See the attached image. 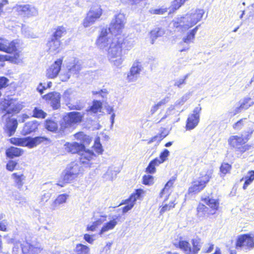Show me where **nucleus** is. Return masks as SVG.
<instances>
[{
  "label": "nucleus",
  "mask_w": 254,
  "mask_h": 254,
  "mask_svg": "<svg viewBox=\"0 0 254 254\" xmlns=\"http://www.w3.org/2000/svg\"><path fill=\"white\" fill-rule=\"evenodd\" d=\"M204 13L203 9H192L184 16L178 18L174 22L176 28H179L182 31L188 30L200 21Z\"/></svg>",
  "instance_id": "obj_1"
},
{
  "label": "nucleus",
  "mask_w": 254,
  "mask_h": 254,
  "mask_svg": "<svg viewBox=\"0 0 254 254\" xmlns=\"http://www.w3.org/2000/svg\"><path fill=\"white\" fill-rule=\"evenodd\" d=\"M107 51L110 63L117 67L121 66L124 61V52L118 38L114 39V41L112 42Z\"/></svg>",
  "instance_id": "obj_2"
},
{
  "label": "nucleus",
  "mask_w": 254,
  "mask_h": 254,
  "mask_svg": "<svg viewBox=\"0 0 254 254\" xmlns=\"http://www.w3.org/2000/svg\"><path fill=\"white\" fill-rule=\"evenodd\" d=\"M105 1L106 0H95L96 3L92 5L83 20L82 24L85 28L91 26L100 18L103 14L101 4Z\"/></svg>",
  "instance_id": "obj_3"
},
{
  "label": "nucleus",
  "mask_w": 254,
  "mask_h": 254,
  "mask_svg": "<svg viewBox=\"0 0 254 254\" xmlns=\"http://www.w3.org/2000/svg\"><path fill=\"white\" fill-rule=\"evenodd\" d=\"M23 107V102L15 99H4L0 103V115L18 113Z\"/></svg>",
  "instance_id": "obj_4"
},
{
  "label": "nucleus",
  "mask_w": 254,
  "mask_h": 254,
  "mask_svg": "<svg viewBox=\"0 0 254 254\" xmlns=\"http://www.w3.org/2000/svg\"><path fill=\"white\" fill-rule=\"evenodd\" d=\"M113 35L108 31L107 28H102L96 41V44L98 48L107 51L112 42L114 41V39L117 38L116 36H113Z\"/></svg>",
  "instance_id": "obj_5"
},
{
  "label": "nucleus",
  "mask_w": 254,
  "mask_h": 254,
  "mask_svg": "<svg viewBox=\"0 0 254 254\" xmlns=\"http://www.w3.org/2000/svg\"><path fill=\"white\" fill-rule=\"evenodd\" d=\"M125 23V15L122 13H119L115 15L111 20L108 29V31L115 36L119 35L122 33Z\"/></svg>",
  "instance_id": "obj_6"
},
{
  "label": "nucleus",
  "mask_w": 254,
  "mask_h": 254,
  "mask_svg": "<svg viewBox=\"0 0 254 254\" xmlns=\"http://www.w3.org/2000/svg\"><path fill=\"white\" fill-rule=\"evenodd\" d=\"M48 140V138L44 136H37L34 138L27 137L25 138H12L11 139L12 143L32 148L41 143Z\"/></svg>",
  "instance_id": "obj_7"
},
{
  "label": "nucleus",
  "mask_w": 254,
  "mask_h": 254,
  "mask_svg": "<svg viewBox=\"0 0 254 254\" xmlns=\"http://www.w3.org/2000/svg\"><path fill=\"white\" fill-rule=\"evenodd\" d=\"M84 115V114L81 112H71L69 113L61 123V129L64 130L66 128L70 127L72 124L80 123Z\"/></svg>",
  "instance_id": "obj_8"
},
{
  "label": "nucleus",
  "mask_w": 254,
  "mask_h": 254,
  "mask_svg": "<svg viewBox=\"0 0 254 254\" xmlns=\"http://www.w3.org/2000/svg\"><path fill=\"white\" fill-rule=\"evenodd\" d=\"M68 72L65 74L61 76V80L67 81L72 74H77L82 68V62L76 59H74L67 65Z\"/></svg>",
  "instance_id": "obj_9"
},
{
  "label": "nucleus",
  "mask_w": 254,
  "mask_h": 254,
  "mask_svg": "<svg viewBox=\"0 0 254 254\" xmlns=\"http://www.w3.org/2000/svg\"><path fill=\"white\" fill-rule=\"evenodd\" d=\"M199 177L197 180L193 181L191 186L189 189L190 193H197L202 190L209 182L210 176L208 174H205Z\"/></svg>",
  "instance_id": "obj_10"
},
{
  "label": "nucleus",
  "mask_w": 254,
  "mask_h": 254,
  "mask_svg": "<svg viewBox=\"0 0 254 254\" xmlns=\"http://www.w3.org/2000/svg\"><path fill=\"white\" fill-rule=\"evenodd\" d=\"M43 250L41 245L34 241L26 240L23 243L21 251L23 254H39Z\"/></svg>",
  "instance_id": "obj_11"
},
{
  "label": "nucleus",
  "mask_w": 254,
  "mask_h": 254,
  "mask_svg": "<svg viewBox=\"0 0 254 254\" xmlns=\"http://www.w3.org/2000/svg\"><path fill=\"white\" fill-rule=\"evenodd\" d=\"M201 110V107H196L194 109L193 114L189 116L186 124L187 130L192 129L197 126L199 121V113Z\"/></svg>",
  "instance_id": "obj_12"
},
{
  "label": "nucleus",
  "mask_w": 254,
  "mask_h": 254,
  "mask_svg": "<svg viewBox=\"0 0 254 254\" xmlns=\"http://www.w3.org/2000/svg\"><path fill=\"white\" fill-rule=\"evenodd\" d=\"M245 247L246 249H252L254 248V241L249 234H244L239 236L237 239L236 248L237 249H241L242 247Z\"/></svg>",
  "instance_id": "obj_13"
},
{
  "label": "nucleus",
  "mask_w": 254,
  "mask_h": 254,
  "mask_svg": "<svg viewBox=\"0 0 254 254\" xmlns=\"http://www.w3.org/2000/svg\"><path fill=\"white\" fill-rule=\"evenodd\" d=\"M143 192V190H136L135 192L132 194L130 197L125 201V203L127 204V205L123 207V212L125 213L130 210L133 207L135 201L137 199L140 198Z\"/></svg>",
  "instance_id": "obj_14"
},
{
  "label": "nucleus",
  "mask_w": 254,
  "mask_h": 254,
  "mask_svg": "<svg viewBox=\"0 0 254 254\" xmlns=\"http://www.w3.org/2000/svg\"><path fill=\"white\" fill-rule=\"evenodd\" d=\"M63 63V60L59 59L52 64L46 70V75L47 78L53 79L59 74Z\"/></svg>",
  "instance_id": "obj_15"
},
{
  "label": "nucleus",
  "mask_w": 254,
  "mask_h": 254,
  "mask_svg": "<svg viewBox=\"0 0 254 254\" xmlns=\"http://www.w3.org/2000/svg\"><path fill=\"white\" fill-rule=\"evenodd\" d=\"M43 99L50 101L51 106L54 110H57L61 107V95L57 92L49 93L43 96Z\"/></svg>",
  "instance_id": "obj_16"
},
{
  "label": "nucleus",
  "mask_w": 254,
  "mask_h": 254,
  "mask_svg": "<svg viewBox=\"0 0 254 254\" xmlns=\"http://www.w3.org/2000/svg\"><path fill=\"white\" fill-rule=\"evenodd\" d=\"M141 69L142 66L140 63L138 62H134L127 74V80L128 81L130 82L135 81L139 77Z\"/></svg>",
  "instance_id": "obj_17"
},
{
  "label": "nucleus",
  "mask_w": 254,
  "mask_h": 254,
  "mask_svg": "<svg viewBox=\"0 0 254 254\" xmlns=\"http://www.w3.org/2000/svg\"><path fill=\"white\" fill-rule=\"evenodd\" d=\"M254 104V101L250 97H245L240 100L238 105L237 106L233 112H232L233 115H235L242 111L248 109L249 107Z\"/></svg>",
  "instance_id": "obj_18"
},
{
  "label": "nucleus",
  "mask_w": 254,
  "mask_h": 254,
  "mask_svg": "<svg viewBox=\"0 0 254 254\" xmlns=\"http://www.w3.org/2000/svg\"><path fill=\"white\" fill-rule=\"evenodd\" d=\"M96 156L92 150L86 149L84 147V149H82L81 151L79 152L78 158L81 164L88 165L91 160L95 159Z\"/></svg>",
  "instance_id": "obj_19"
},
{
  "label": "nucleus",
  "mask_w": 254,
  "mask_h": 254,
  "mask_svg": "<svg viewBox=\"0 0 254 254\" xmlns=\"http://www.w3.org/2000/svg\"><path fill=\"white\" fill-rule=\"evenodd\" d=\"M17 10L21 15L28 17L36 15L37 14L36 8L29 4L18 5L17 6Z\"/></svg>",
  "instance_id": "obj_20"
},
{
  "label": "nucleus",
  "mask_w": 254,
  "mask_h": 254,
  "mask_svg": "<svg viewBox=\"0 0 254 254\" xmlns=\"http://www.w3.org/2000/svg\"><path fill=\"white\" fill-rule=\"evenodd\" d=\"M17 43L15 41L9 42L7 40L0 39V51L5 52L7 53H11L16 51V44Z\"/></svg>",
  "instance_id": "obj_21"
},
{
  "label": "nucleus",
  "mask_w": 254,
  "mask_h": 254,
  "mask_svg": "<svg viewBox=\"0 0 254 254\" xmlns=\"http://www.w3.org/2000/svg\"><path fill=\"white\" fill-rule=\"evenodd\" d=\"M248 140V137H244V135L241 136L232 135L228 139L229 145L236 148H238L240 146L246 143Z\"/></svg>",
  "instance_id": "obj_22"
},
{
  "label": "nucleus",
  "mask_w": 254,
  "mask_h": 254,
  "mask_svg": "<svg viewBox=\"0 0 254 254\" xmlns=\"http://www.w3.org/2000/svg\"><path fill=\"white\" fill-rule=\"evenodd\" d=\"M65 146V149L67 152L72 154L77 153L79 155V152H81L82 149H84L85 146L82 143L73 142L66 143Z\"/></svg>",
  "instance_id": "obj_23"
},
{
  "label": "nucleus",
  "mask_w": 254,
  "mask_h": 254,
  "mask_svg": "<svg viewBox=\"0 0 254 254\" xmlns=\"http://www.w3.org/2000/svg\"><path fill=\"white\" fill-rule=\"evenodd\" d=\"M60 45L61 42L60 40L56 39L52 37L47 44L49 53L52 55H55L59 53Z\"/></svg>",
  "instance_id": "obj_24"
},
{
  "label": "nucleus",
  "mask_w": 254,
  "mask_h": 254,
  "mask_svg": "<svg viewBox=\"0 0 254 254\" xmlns=\"http://www.w3.org/2000/svg\"><path fill=\"white\" fill-rule=\"evenodd\" d=\"M69 195L66 193L59 194L51 204L50 209L52 210L57 209L60 205L65 203Z\"/></svg>",
  "instance_id": "obj_25"
},
{
  "label": "nucleus",
  "mask_w": 254,
  "mask_h": 254,
  "mask_svg": "<svg viewBox=\"0 0 254 254\" xmlns=\"http://www.w3.org/2000/svg\"><path fill=\"white\" fill-rule=\"evenodd\" d=\"M77 177V176L75 175V174L73 173V172H71L70 171H69L66 168L62 173L63 180L64 183L62 184L57 183L55 184V185L63 187H64V183H69Z\"/></svg>",
  "instance_id": "obj_26"
},
{
  "label": "nucleus",
  "mask_w": 254,
  "mask_h": 254,
  "mask_svg": "<svg viewBox=\"0 0 254 254\" xmlns=\"http://www.w3.org/2000/svg\"><path fill=\"white\" fill-rule=\"evenodd\" d=\"M173 244L176 248L182 250L185 254H190V244L182 237L179 238L178 242H176Z\"/></svg>",
  "instance_id": "obj_27"
},
{
  "label": "nucleus",
  "mask_w": 254,
  "mask_h": 254,
  "mask_svg": "<svg viewBox=\"0 0 254 254\" xmlns=\"http://www.w3.org/2000/svg\"><path fill=\"white\" fill-rule=\"evenodd\" d=\"M119 40L120 43L123 50L124 54H126L128 51L130 50L134 46V41L131 38L126 37L123 39H119Z\"/></svg>",
  "instance_id": "obj_28"
},
{
  "label": "nucleus",
  "mask_w": 254,
  "mask_h": 254,
  "mask_svg": "<svg viewBox=\"0 0 254 254\" xmlns=\"http://www.w3.org/2000/svg\"><path fill=\"white\" fill-rule=\"evenodd\" d=\"M8 61L12 63L20 64L23 63L19 53L16 52L13 56L9 55H0V61Z\"/></svg>",
  "instance_id": "obj_29"
},
{
  "label": "nucleus",
  "mask_w": 254,
  "mask_h": 254,
  "mask_svg": "<svg viewBox=\"0 0 254 254\" xmlns=\"http://www.w3.org/2000/svg\"><path fill=\"white\" fill-rule=\"evenodd\" d=\"M165 33V30L161 27H155L150 32V38L151 44H153L156 40L163 36Z\"/></svg>",
  "instance_id": "obj_30"
},
{
  "label": "nucleus",
  "mask_w": 254,
  "mask_h": 254,
  "mask_svg": "<svg viewBox=\"0 0 254 254\" xmlns=\"http://www.w3.org/2000/svg\"><path fill=\"white\" fill-rule=\"evenodd\" d=\"M18 123L16 119L9 118L7 121L6 127L7 132L9 136L12 135L16 131Z\"/></svg>",
  "instance_id": "obj_31"
},
{
  "label": "nucleus",
  "mask_w": 254,
  "mask_h": 254,
  "mask_svg": "<svg viewBox=\"0 0 254 254\" xmlns=\"http://www.w3.org/2000/svg\"><path fill=\"white\" fill-rule=\"evenodd\" d=\"M192 247L190 246V254H197L202 247V242L199 238L192 239L191 241Z\"/></svg>",
  "instance_id": "obj_32"
},
{
  "label": "nucleus",
  "mask_w": 254,
  "mask_h": 254,
  "mask_svg": "<svg viewBox=\"0 0 254 254\" xmlns=\"http://www.w3.org/2000/svg\"><path fill=\"white\" fill-rule=\"evenodd\" d=\"M200 25L196 26L193 29L190 30L187 33L186 36H184L183 38V42L189 45L193 42L195 38V35L198 29V27Z\"/></svg>",
  "instance_id": "obj_33"
},
{
  "label": "nucleus",
  "mask_w": 254,
  "mask_h": 254,
  "mask_svg": "<svg viewBox=\"0 0 254 254\" xmlns=\"http://www.w3.org/2000/svg\"><path fill=\"white\" fill-rule=\"evenodd\" d=\"M38 124L36 121L29 122L25 124L23 128V132L25 134H29L35 131L37 128Z\"/></svg>",
  "instance_id": "obj_34"
},
{
  "label": "nucleus",
  "mask_w": 254,
  "mask_h": 254,
  "mask_svg": "<svg viewBox=\"0 0 254 254\" xmlns=\"http://www.w3.org/2000/svg\"><path fill=\"white\" fill-rule=\"evenodd\" d=\"M117 223L118 222L115 218H114L113 220L105 223L102 227L99 232V234L102 235L106 232L113 230L117 225Z\"/></svg>",
  "instance_id": "obj_35"
},
{
  "label": "nucleus",
  "mask_w": 254,
  "mask_h": 254,
  "mask_svg": "<svg viewBox=\"0 0 254 254\" xmlns=\"http://www.w3.org/2000/svg\"><path fill=\"white\" fill-rule=\"evenodd\" d=\"M23 153V150L20 148L11 147L6 151V154L8 157L13 158L21 156Z\"/></svg>",
  "instance_id": "obj_36"
},
{
  "label": "nucleus",
  "mask_w": 254,
  "mask_h": 254,
  "mask_svg": "<svg viewBox=\"0 0 254 254\" xmlns=\"http://www.w3.org/2000/svg\"><path fill=\"white\" fill-rule=\"evenodd\" d=\"M176 178L175 177H172V178L166 183L165 186V187L161 191L160 193V197H162L165 194H166V197H169L170 195L169 194V189L172 187L175 181Z\"/></svg>",
  "instance_id": "obj_37"
},
{
  "label": "nucleus",
  "mask_w": 254,
  "mask_h": 254,
  "mask_svg": "<svg viewBox=\"0 0 254 254\" xmlns=\"http://www.w3.org/2000/svg\"><path fill=\"white\" fill-rule=\"evenodd\" d=\"M208 208L203 204L199 203L197 206V215L199 217H204L209 214H213L215 212L209 213Z\"/></svg>",
  "instance_id": "obj_38"
},
{
  "label": "nucleus",
  "mask_w": 254,
  "mask_h": 254,
  "mask_svg": "<svg viewBox=\"0 0 254 254\" xmlns=\"http://www.w3.org/2000/svg\"><path fill=\"white\" fill-rule=\"evenodd\" d=\"M106 220V216H101L100 218L93 222L91 224L88 225L87 230L88 231H94L97 227L103 223Z\"/></svg>",
  "instance_id": "obj_39"
},
{
  "label": "nucleus",
  "mask_w": 254,
  "mask_h": 254,
  "mask_svg": "<svg viewBox=\"0 0 254 254\" xmlns=\"http://www.w3.org/2000/svg\"><path fill=\"white\" fill-rule=\"evenodd\" d=\"M12 176L14 180V182L17 188L20 189L23 185V181L25 180V177L22 174H18L17 173H13Z\"/></svg>",
  "instance_id": "obj_40"
},
{
  "label": "nucleus",
  "mask_w": 254,
  "mask_h": 254,
  "mask_svg": "<svg viewBox=\"0 0 254 254\" xmlns=\"http://www.w3.org/2000/svg\"><path fill=\"white\" fill-rule=\"evenodd\" d=\"M66 168L70 171L71 172L75 174V175L77 177L81 171L80 164L75 162L70 163Z\"/></svg>",
  "instance_id": "obj_41"
},
{
  "label": "nucleus",
  "mask_w": 254,
  "mask_h": 254,
  "mask_svg": "<svg viewBox=\"0 0 254 254\" xmlns=\"http://www.w3.org/2000/svg\"><path fill=\"white\" fill-rule=\"evenodd\" d=\"M45 127L47 130L52 132H55L58 129L57 123L52 120H47L45 121Z\"/></svg>",
  "instance_id": "obj_42"
},
{
  "label": "nucleus",
  "mask_w": 254,
  "mask_h": 254,
  "mask_svg": "<svg viewBox=\"0 0 254 254\" xmlns=\"http://www.w3.org/2000/svg\"><path fill=\"white\" fill-rule=\"evenodd\" d=\"M204 200L206 204L211 207L213 210L216 211L218 209L219 202L217 200L208 197L207 198H205Z\"/></svg>",
  "instance_id": "obj_43"
},
{
  "label": "nucleus",
  "mask_w": 254,
  "mask_h": 254,
  "mask_svg": "<svg viewBox=\"0 0 254 254\" xmlns=\"http://www.w3.org/2000/svg\"><path fill=\"white\" fill-rule=\"evenodd\" d=\"M160 165L158 162V158H156L152 160L146 169V171L150 174H153L155 172V167Z\"/></svg>",
  "instance_id": "obj_44"
},
{
  "label": "nucleus",
  "mask_w": 254,
  "mask_h": 254,
  "mask_svg": "<svg viewBox=\"0 0 254 254\" xmlns=\"http://www.w3.org/2000/svg\"><path fill=\"white\" fill-rule=\"evenodd\" d=\"M66 33L65 28L64 26H58L54 32L53 38L59 40L62 36L64 35Z\"/></svg>",
  "instance_id": "obj_45"
},
{
  "label": "nucleus",
  "mask_w": 254,
  "mask_h": 254,
  "mask_svg": "<svg viewBox=\"0 0 254 254\" xmlns=\"http://www.w3.org/2000/svg\"><path fill=\"white\" fill-rule=\"evenodd\" d=\"M102 104L99 101H94L90 109L87 110V112L92 113H97L98 112H101L102 109Z\"/></svg>",
  "instance_id": "obj_46"
},
{
  "label": "nucleus",
  "mask_w": 254,
  "mask_h": 254,
  "mask_svg": "<svg viewBox=\"0 0 254 254\" xmlns=\"http://www.w3.org/2000/svg\"><path fill=\"white\" fill-rule=\"evenodd\" d=\"M75 254H89V248L84 245L79 244L76 245L74 250Z\"/></svg>",
  "instance_id": "obj_47"
},
{
  "label": "nucleus",
  "mask_w": 254,
  "mask_h": 254,
  "mask_svg": "<svg viewBox=\"0 0 254 254\" xmlns=\"http://www.w3.org/2000/svg\"><path fill=\"white\" fill-rule=\"evenodd\" d=\"M245 181L243 186V189L246 190L254 180V170L249 171L245 177Z\"/></svg>",
  "instance_id": "obj_48"
},
{
  "label": "nucleus",
  "mask_w": 254,
  "mask_h": 254,
  "mask_svg": "<svg viewBox=\"0 0 254 254\" xmlns=\"http://www.w3.org/2000/svg\"><path fill=\"white\" fill-rule=\"evenodd\" d=\"M33 116L37 118L44 119L47 116V113L38 107H35L33 110Z\"/></svg>",
  "instance_id": "obj_49"
},
{
  "label": "nucleus",
  "mask_w": 254,
  "mask_h": 254,
  "mask_svg": "<svg viewBox=\"0 0 254 254\" xmlns=\"http://www.w3.org/2000/svg\"><path fill=\"white\" fill-rule=\"evenodd\" d=\"M166 102V100L164 99L154 104L150 109L151 114H154L162 105H165Z\"/></svg>",
  "instance_id": "obj_50"
},
{
  "label": "nucleus",
  "mask_w": 254,
  "mask_h": 254,
  "mask_svg": "<svg viewBox=\"0 0 254 254\" xmlns=\"http://www.w3.org/2000/svg\"><path fill=\"white\" fill-rule=\"evenodd\" d=\"M84 106V103L80 101L76 102L74 104H68V108L70 110H81Z\"/></svg>",
  "instance_id": "obj_51"
},
{
  "label": "nucleus",
  "mask_w": 254,
  "mask_h": 254,
  "mask_svg": "<svg viewBox=\"0 0 254 254\" xmlns=\"http://www.w3.org/2000/svg\"><path fill=\"white\" fill-rule=\"evenodd\" d=\"M23 244H21L19 241H15L13 243V247L12 249V254H18L21 250Z\"/></svg>",
  "instance_id": "obj_52"
},
{
  "label": "nucleus",
  "mask_w": 254,
  "mask_h": 254,
  "mask_svg": "<svg viewBox=\"0 0 254 254\" xmlns=\"http://www.w3.org/2000/svg\"><path fill=\"white\" fill-rule=\"evenodd\" d=\"M117 173L109 168L103 175V178L107 180H113L116 177Z\"/></svg>",
  "instance_id": "obj_53"
},
{
  "label": "nucleus",
  "mask_w": 254,
  "mask_h": 254,
  "mask_svg": "<svg viewBox=\"0 0 254 254\" xmlns=\"http://www.w3.org/2000/svg\"><path fill=\"white\" fill-rule=\"evenodd\" d=\"M169 155L170 152L167 149H165L162 152H161L159 158H158V162H159V164H160L165 162Z\"/></svg>",
  "instance_id": "obj_54"
},
{
  "label": "nucleus",
  "mask_w": 254,
  "mask_h": 254,
  "mask_svg": "<svg viewBox=\"0 0 254 254\" xmlns=\"http://www.w3.org/2000/svg\"><path fill=\"white\" fill-rule=\"evenodd\" d=\"M190 94L188 93L183 95L181 98L176 101L175 106L183 105L190 97Z\"/></svg>",
  "instance_id": "obj_55"
},
{
  "label": "nucleus",
  "mask_w": 254,
  "mask_h": 254,
  "mask_svg": "<svg viewBox=\"0 0 254 254\" xmlns=\"http://www.w3.org/2000/svg\"><path fill=\"white\" fill-rule=\"evenodd\" d=\"M190 74H187L184 76L182 78L177 79L175 81L174 85L178 88H181L182 85L185 84L186 83V80L189 76Z\"/></svg>",
  "instance_id": "obj_56"
},
{
  "label": "nucleus",
  "mask_w": 254,
  "mask_h": 254,
  "mask_svg": "<svg viewBox=\"0 0 254 254\" xmlns=\"http://www.w3.org/2000/svg\"><path fill=\"white\" fill-rule=\"evenodd\" d=\"M220 169L221 174L225 175L230 171L231 166L227 163H223Z\"/></svg>",
  "instance_id": "obj_57"
},
{
  "label": "nucleus",
  "mask_w": 254,
  "mask_h": 254,
  "mask_svg": "<svg viewBox=\"0 0 254 254\" xmlns=\"http://www.w3.org/2000/svg\"><path fill=\"white\" fill-rule=\"evenodd\" d=\"M93 147L95 151L97 153L99 154H101L102 153L103 149L102 148V146L100 142L99 138L95 139Z\"/></svg>",
  "instance_id": "obj_58"
},
{
  "label": "nucleus",
  "mask_w": 254,
  "mask_h": 254,
  "mask_svg": "<svg viewBox=\"0 0 254 254\" xmlns=\"http://www.w3.org/2000/svg\"><path fill=\"white\" fill-rule=\"evenodd\" d=\"M143 183L145 185L150 186L154 183V178L151 175H144L143 177Z\"/></svg>",
  "instance_id": "obj_59"
},
{
  "label": "nucleus",
  "mask_w": 254,
  "mask_h": 254,
  "mask_svg": "<svg viewBox=\"0 0 254 254\" xmlns=\"http://www.w3.org/2000/svg\"><path fill=\"white\" fill-rule=\"evenodd\" d=\"M175 204L171 201L169 204H165L160 210V214H163L165 212L170 210L172 208L174 207Z\"/></svg>",
  "instance_id": "obj_60"
},
{
  "label": "nucleus",
  "mask_w": 254,
  "mask_h": 254,
  "mask_svg": "<svg viewBox=\"0 0 254 254\" xmlns=\"http://www.w3.org/2000/svg\"><path fill=\"white\" fill-rule=\"evenodd\" d=\"M246 119H242L233 125V128L236 130H240L244 125H246Z\"/></svg>",
  "instance_id": "obj_61"
},
{
  "label": "nucleus",
  "mask_w": 254,
  "mask_h": 254,
  "mask_svg": "<svg viewBox=\"0 0 254 254\" xmlns=\"http://www.w3.org/2000/svg\"><path fill=\"white\" fill-rule=\"evenodd\" d=\"M149 12L150 13L152 14H163L167 12L166 8H151L149 9Z\"/></svg>",
  "instance_id": "obj_62"
},
{
  "label": "nucleus",
  "mask_w": 254,
  "mask_h": 254,
  "mask_svg": "<svg viewBox=\"0 0 254 254\" xmlns=\"http://www.w3.org/2000/svg\"><path fill=\"white\" fill-rule=\"evenodd\" d=\"M214 249V245L212 243L205 244L202 248V252L204 253H210Z\"/></svg>",
  "instance_id": "obj_63"
},
{
  "label": "nucleus",
  "mask_w": 254,
  "mask_h": 254,
  "mask_svg": "<svg viewBox=\"0 0 254 254\" xmlns=\"http://www.w3.org/2000/svg\"><path fill=\"white\" fill-rule=\"evenodd\" d=\"M162 139H163L161 137L159 134H158L148 140L147 144H150L152 142H156L157 145H158Z\"/></svg>",
  "instance_id": "obj_64"
}]
</instances>
